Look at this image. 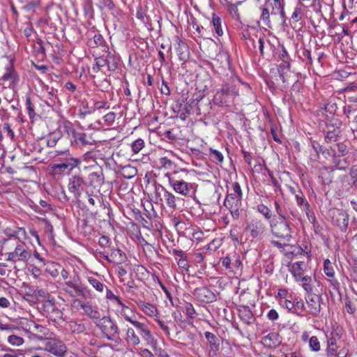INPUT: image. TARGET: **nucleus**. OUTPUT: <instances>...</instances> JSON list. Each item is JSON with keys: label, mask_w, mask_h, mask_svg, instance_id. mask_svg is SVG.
Wrapping results in <instances>:
<instances>
[{"label": "nucleus", "mask_w": 357, "mask_h": 357, "mask_svg": "<svg viewBox=\"0 0 357 357\" xmlns=\"http://www.w3.org/2000/svg\"><path fill=\"white\" fill-rule=\"evenodd\" d=\"M324 272L326 275L330 278H333L335 275L334 268L332 262L326 259L324 262Z\"/></svg>", "instance_id": "nucleus-45"}, {"label": "nucleus", "mask_w": 357, "mask_h": 357, "mask_svg": "<svg viewBox=\"0 0 357 357\" xmlns=\"http://www.w3.org/2000/svg\"><path fill=\"white\" fill-rule=\"evenodd\" d=\"M89 43V46L92 48L101 46L102 47V50H104V47H107L105 45V41L100 33L95 34L93 40H91Z\"/></svg>", "instance_id": "nucleus-42"}, {"label": "nucleus", "mask_w": 357, "mask_h": 357, "mask_svg": "<svg viewBox=\"0 0 357 357\" xmlns=\"http://www.w3.org/2000/svg\"><path fill=\"white\" fill-rule=\"evenodd\" d=\"M68 329L72 333L79 334L84 333L86 328L84 323L70 320L67 323Z\"/></svg>", "instance_id": "nucleus-32"}, {"label": "nucleus", "mask_w": 357, "mask_h": 357, "mask_svg": "<svg viewBox=\"0 0 357 357\" xmlns=\"http://www.w3.org/2000/svg\"><path fill=\"white\" fill-rule=\"evenodd\" d=\"M125 317L128 321H129L135 327L143 340L146 342V344L153 349V351L155 352V355H157V357H169L165 350L157 347V340L155 339L149 326L146 324L139 322L137 320H132L130 317H128L126 314Z\"/></svg>", "instance_id": "nucleus-2"}, {"label": "nucleus", "mask_w": 357, "mask_h": 357, "mask_svg": "<svg viewBox=\"0 0 357 357\" xmlns=\"http://www.w3.org/2000/svg\"><path fill=\"white\" fill-rule=\"evenodd\" d=\"M240 256L233 255L232 256H227L222 259V265L227 269L234 271L238 269L241 265Z\"/></svg>", "instance_id": "nucleus-23"}, {"label": "nucleus", "mask_w": 357, "mask_h": 357, "mask_svg": "<svg viewBox=\"0 0 357 357\" xmlns=\"http://www.w3.org/2000/svg\"><path fill=\"white\" fill-rule=\"evenodd\" d=\"M311 144L312 149L316 152L318 158H320V155H322L324 151H325L327 148L321 145L317 141H312Z\"/></svg>", "instance_id": "nucleus-58"}, {"label": "nucleus", "mask_w": 357, "mask_h": 357, "mask_svg": "<svg viewBox=\"0 0 357 357\" xmlns=\"http://www.w3.org/2000/svg\"><path fill=\"white\" fill-rule=\"evenodd\" d=\"M340 337L339 334L334 332L331 333L329 337L327 336L326 353L328 357H334V355H336V351L339 347L337 344V340Z\"/></svg>", "instance_id": "nucleus-21"}, {"label": "nucleus", "mask_w": 357, "mask_h": 357, "mask_svg": "<svg viewBox=\"0 0 357 357\" xmlns=\"http://www.w3.org/2000/svg\"><path fill=\"white\" fill-rule=\"evenodd\" d=\"M274 207H275V212H276V213L278 215V220H280V219H283V220L289 219V217L287 213L285 211L284 206H282L281 205L280 202L279 200L275 199L274 201Z\"/></svg>", "instance_id": "nucleus-40"}, {"label": "nucleus", "mask_w": 357, "mask_h": 357, "mask_svg": "<svg viewBox=\"0 0 357 357\" xmlns=\"http://www.w3.org/2000/svg\"><path fill=\"white\" fill-rule=\"evenodd\" d=\"M86 185V182L84 178L79 175H74L70 178L68 183V189L72 193L74 197L79 200L82 196V192Z\"/></svg>", "instance_id": "nucleus-12"}, {"label": "nucleus", "mask_w": 357, "mask_h": 357, "mask_svg": "<svg viewBox=\"0 0 357 357\" xmlns=\"http://www.w3.org/2000/svg\"><path fill=\"white\" fill-rule=\"evenodd\" d=\"M208 155H209V156H211L213 158V162H223L224 156H223L222 153L216 149L210 148Z\"/></svg>", "instance_id": "nucleus-52"}, {"label": "nucleus", "mask_w": 357, "mask_h": 357, "mask_svg": "<svg viewBox=\"0 0 357 357\" xmlns=\"http://www.w3.org/2000/svg\"><path fill=\"white\" fill-rule=\"evenodd\" d=\"M260 20H262L266 25H268L270 23V14L268 8H261Z\"/></svg>", "instance_id": "nucleus-64"}, {"label": "nucleus", "mask_w": 357, "mask_h": 357, "mask_svg": "<svg viewBox=\"0 0 357 357\" xmlns=\"http://www.w3.org/2000/svg\"><path fill=\"white\" fill-rule=\"evenodd\" d=\"M262 342L266 347L275 348L282 342V337L275 332L269 333L262 338Z\"/></svg>", "instance_id": "nucleus-22"}, {"label": "nucleus", "mask_w": 357, "mask_h": 357, "mask_svg": "<svg viewBox=\"0 0 357 357\" xmlns=\"http://www.w3.org/2000/svg\"><path fill=\"white\" fill-rule=\"evenodd\" d=\"M312 282V279L311 276L305 275V278H303V282H301V286L306 291V294L313 291V286Z\"/></svg>", "instance_id": "nucleus-51"}, {"label": "nucleus", "mask_w": 357, "mask_h": 357, "mask_svg": "<svg viewBox=\"0 0 357 357\" xmlns=\"http://www.w3.org/2000/svg\"><path fill=\"white\" fill-rule=\"evenodd\" d=\"M280 47L278 58L281 63L278 65V69L290 70L292 59L284 45H280Z\"/></svg>", "instance_id": "nucleus-25"}, {"label": "nucleus", "mask_w": 357, "mask_h": 357, "mask_svg": "<svg viewBox=\"0 0 357 357\" xmlns=\"http://www.w3.org/2000/svg\"><path fill=\"white\" fill-rule=\"evenodd\" d=\"M107 63H105V59L104 55H101L99 56H96L95 58V64H93L92 67V70L97 73L100 71V68L106 66Z\"/></svg>", "instance_id": "nucleus-47"}, {"label": "nucleus", "mask_w": 357, "mask_h": 357, "mask_svg": "<svg viewBox=\"0 0 357 357\" xmlns=\"http://www.w3.org/2000/svg\"><path fill=\"white\" fill-rule=\"evenodd\" d=\"M6 255V259L14 263L19 261H26L31 257L30 252L26 250V246L24 243H20L15 247L13 252H8Z\"/></svg>", "instance_id": "nucleus-14"}, {"label": "nucleus", "mask_w": 357, "mask_h": 357, "mask_svg": "<svg viewBox=\"0 0 357 357\" xmlns=\"http://www.w3.org/2000/svg\"><path fill=\"white\" fill-rule=\"evenodd\" d=\"M63 286L73 288L74 291L82 298H86L88 293L87 287L79 282V276L75 277L73 280L66 281Z\"/></svg>", "instance_id": "nucleus-18"}, {"label": "nucleus", "mask_w": 357, "mask_h": 357, "mask_svg": "<svg viewBox=\"0 0 357 357\" xmlns=\"http://www.w3.org/2000/svg\"><path fill=\"white\" fill-rule=\"evenodd\" d=\"M290 298L291 299L286 298L284 301L282 306L293 313V312H295L294 298H293L291 296H290Z\"/></svg>", "instance_id": "nucleus-61"}, {"label": "nucleus", "mask_w": 357, "mask_h": 357, "mask_svg": "<svg viewBox=\"0 0 357 357\" xmlns=\"http://www.w3.org/2000/svg\"><path fill=\"white\" fill-rule=\"evenodd\" d=\"M305 298L310 314L314 316L318 315L321 311V296L311 291L305 294Z\"/></svg>", "instance_id": "nucleus-17"}, {"label": "nucleus", "mask_w": 357, "mask_h": 357, "mask_svg": "<svg viewBox=\"0 0 357 357\" xmlns=\"http://www.w3.org/2000/svg\"><path fill=\"white\" fill-rule=\"evenodd\" d=\"M333 149H334V151H335V155L339 157H344L349 152L348 146L344 142H339L333 144Z\"/></svg>", "instance_id": "nucleus-38"}, {"label": "nucleus", "mask_w": 357, "mask_h": 357, "mask_svg": "<svg viewBox=\"0 0 357 357\" xmlns=\"http://www.w3.org/2000/svg\"><path fill=\"white\" fill-rule=\"evenodd\" d=\"M110 259L114 264H121L126 261V255L120 249L113 248L110 252Z\"/></svg>", "instance_id": "nucleus-30"}, {"label": "nucleus", "mask_w": 357, "mask_h": 357, "mask_svg": "<svg viewBox=\"0 0 357 357\" xmlns=\"http://www.w3.org/2000/svg\"><path fill=\"white\" fill-rule=\"evenodd\" d=\"M333 166L336 169L345 170L350 165L348 158L335 155L332 160Z\"/></svg>", "instance_id": "nucleus-31"}, {"label": "nucleus", "mask_w": 357, "mask_h": 357, "mask_svg": "<svg viewBox=\"0 0 357 357\" xmlns=\"http://www.w3.org/2000/svg\"><path fill=\"white\" fill-rule=\"evenodd\" d=\"M87 280L89 283L98 291L102 292L104 290V288L105 287V284L99 281L98 280L93 278V277H88Z\"/></svg>", "instance_id": "nucleus-49"}, {"label": "nucleus", "mask_w": 357, "mask_h": 357, "mask_svg": "<svg viewBox=\"0 0 357 357\" xmlns=\"http://www.w3.org/2000/svg\"><path fill=\"white\" fill-rule=\"evenodd\" d=\"M61 268V266L57 263L54 262H48L45 264V271L50 275L54 278H56L59 274V271Z\"/></svg>", "instance_id": "nucleus-39"}, {"label": "nucleus", "mask_w": 357, "mask_h": 357, "mask_svg": "<svg viewBox=\"0 0 357 357\" xmlns=\"http://www.w3.org/2000/svg\"><path fill=\"white\" fill-rule=\"evenodd\" d=\"M121 175L127 179L135 177L137 174V169L130 165L123 166L120 170Z\"/></svg>", "instance_id": "nucleus-36"}, {"label": "nucleus", "mask_w": 357, "mask_h": 357, "mask_svg": "<svg viewBox=\"0 0 357 357\" xmlns=\"http://www.w3.org/2000/svg\"><path fill=\"white\" fill-rule=\"evenodd\" d=\"M31 206L34 210L35 212L40 214H44L52 210V206L50 204H48L46 201L42 199L40 200L39 205L34 204Z\"/></svg>", "instance_id": "nucleus-35"}, {"label": "nucleus", "mask_w": 357, "mask_h": 357, "mask_svg": "<svg viewBox=\"0 0 357 357\" xmlns=\"http://www.w3.org/2000/svg\"><path fill=\"white\" fill-rule=\"evenodd\" d=\"M188 173L186 169H181L180 171H174L172 174L166 173L165 176L167 178L169 185L176 193L183 196L194 198L197 192V185L194 183H188L181 178L178 174Z\"/></svg>", "instance_id": "nucleus-1"}, {"label": "nucleus", "mask_w": 357, "mask_h": 357, "mask_svg": "<svg viewBox=\"0 0 357 357\" xmlns=\"http://www.w3.org/2000/svg\"><path fill=\"white\" fill-rule=\"evenodd\" d=\"M26 109L27 111L28 116L29 119L33 121L36 116V112H35V105L33 102L31 100L30 95L26 96Z\"/></svg>", "instance_id": "nucleus-41"}, {"label": "nucleus", "mask_w": 357, "mask_h": 357, "mask_svg": "<svg viewBox=\"0 0 357 357\" xmlns=\"http://www.w3.org/2000/svg\"><path fill=\"white\" fill-rule=\"evenodd\" d=\"M204 337L206 339V341H207L206 344H207V347L208 349L220 348V338L218 336H216L215 334H213L209 331H206L204 333Z\"/></svg>", "instance_id": "nucleus-34"}, {"label": "nucleus", "mask_w": 357, "mask_h": 357, "mask_svg": "<svg viewBox=\"0 0 357 357\" xmlns=\"http://www.w3.org/2000/svg\"><path fill=\"white\" fill-rule=\"evenodd\" d=\"M232 192H227L224 206L230 211L232 218L238 220L241 213L243 192L238 182L232 183Z\"/></svg>", "instance_id": "nucleus-3"}, {"label": "nucleus", "mask_w": 357, "mask_h": 357, "mask_svg": "<svg viewBox=\"0 0 357 357\" xmlns=\"http://www.w3.org/2000/svg\"><path fill=\"white\" fill-rule=\"evenodd\" d=\"M104 184L103 174L98 172H92L89 175V186L100 192L101 186Z\"/></svg>", "instance_id": "nucleus-26"}, {"label": "nucleus", "mask_w": 357, "mask_h": 357, "mask_svg": "<svg viewBox=\"0 0 357 357\" xmlns=\"http://www.w3.org/2000/svg\"><path fill=\"white\" fill-rule=\"evenodd\" d=\"M80 162V160L77 158L66 157L63 162L52 165L50 168V173L52 176H56L63 174L66 172H70L77 167Z\"/></svg>", "instance_id": "nucleus-9"}, {"label": "nucleus", "mask_w": 357, "mask_h": 357, "mask_svg": "<svg viewBox=\"0 0 357 357\" xmlns=\"http://www.w3.org/2000/svg\"><path fill=\"white\" fill-rule=\"evenodd\" d=\"M213 29L218 36H221L223 34V31L221 25V19L217 15L213 14L212 20L211 22Z\"/></svg>", "instance_id": "nucleus-43"}, {"label": "nucleus", "mask_w": 357, "mask_h": 357, "mask_svg": "<svg viewBox=\"0 0 357 357\" xmlns=\"http://www.w3.org/2000/svg\"><path fill=\"white\" fill-rule=\"evenodd\" d=\"M303 261H297L292 264L290 271L293 276H300V274L304 273V270L303 268Z\"/></svg>", "instance_id": "nucleus-48"}, {"label": "nucleus", "mask_w": 357, "mask_h": 357, "mask_svg": "<svg viewBox=\"0 0 357 357\" xmlns=\"http://www.w3.org/2000/svg\"><path fill=\"white\" fill-rule=\"evenodd\" d=\"M100 3L103 5L104 8H107L112 11V15H118L119 9L116 8L112 0H100Z\"/></svg>", "instance_id": "nucleus-53"}, {"label": "nucleus", "mask_w": 357, "mask_h": 357, "mask_svg": "<svg viewBox=\"0 0 357 357\" xmlns=\"http://www.w3.org/2000/svg\"><path fill=\"white\" fill-rule=\"evenodd\" d=\"M103 335L109 340L119 344L122 340L119 337L120 330L117 324L112 320L110 317L104 316L96 324Z\"/></svg>", "instance_id": "nucleus-7"}, {"label": "nucleus", "mask_w": 357, "mask_h": 357, "mask_svg": "<svg viewBox=\"0 0 357 357\" xmlns=\"http://www.w3.org/2000/svg\"><path fill=\"white\" fill-rule=\"evenodd\" d=\"M183 312H185L190 318H192L193 315L196 312L192 304L187 301H184L183 303Z\"/></svg>", "instance_id": "nucleus-56"}, {"label": "nucleus", "mask_w": 357, "mask_h": 357, "mask_svg": "<svg viewBox=\"0 0 357 357\" xmlns=\"http://www.w3.org/2000/svg\"><path fill=\"white\" fill-rule=\"evenodd\" d=\"M341 125L340 121L335 116H327L319 123L325 142L331 143L338 140L341 134Z\"/></svg>", "instance_id": "nucleus-4"}, {"label": "nucleus", "mask_w": 357, "mask_h": 357, "mask_svg": "<svg viewBox=\"0 0 357 357\" xmlns=\"http://www.w3.org/2000/svg\"><path fill=\"white\" fill-rule=\"evenodd\" d=\"M102 51L104 52L103 55L108 70L115 71L118 68L119 57L115 53L109 51V47H104V50Z\"/></svg>", "instance_id": "nucleus-19"}, {"label": "nucleus", "mask_w": 357, "mask_h": 357, "mask_svg": "<svg viewBox=\"0 0 357 357\" xmlns=\"http://www.w3.org/2000/svg\"><path fill=\"white\" fill-rule=\"evenodd\" d=\"M271 234L276 238L290 241L292 238V229L289 219L277 220L273 218L269 221Z\"/></svg>", "instance_id": "nucleus-8"}, {"label": "nucleus", "mask_w": 357, "mask_h": 357, "mask_svg": "<svg viewBox=\"0 0 357 357\" xmlns=\"http://www.w3.org/2000/svg\"><path fill=\"white\" fill-rule=\"evenodd\" d=\"M6 73L0 78V80L6 81L11 79L9 87L14 88L19 82L18 75L11 65H8L6 68Z\"/></svg>", "instance_id": "nucleus-28"}, {"label": "nucleus", "mask_w": 357, "mask_h": 357, "mask_svg": "<svg viewBox=\"0 0 357 357\" xmlns=\"http://www.w3.org/2000/svg\"><path fill=\"white\" fill-rule=\"evenodd\" d=\"M27 331L30 333V337L39 341H47L54 335L47 327L36 324L35 322H32L29 324Z\"/></svg>", "instance_id": "nucleus-13"}, {"label": "nucleus", "mask_w": 357, "mask_h": 357, "mask_svg": "<svg viewBox=\"0 0 357 357\" xmlns=\"http://www.w3.org/2000/svg\"><path fill=\"white\" fill-rule=\"evenodd\" d=\"M245 229L250 231L252 238L259 239L266 230V226L261 220L255 218L247 223Z\"/></svg>", "instance_id": "nucleus-15"}, {"label": "nucleus", "mask_w": 357, "mask_h": 357, "mask_svg": "<svg viewBox=\"0 0 357 357\" xmlns=\"http://www.w3.org/2000/svg\"><path fill=\"white\" fill-rule=\"evenodd\" d=\"M238 312L240 319L246 325H252L255 322L256 318L248 306H241Z\"/></svg>", "instance_id": "nucleus-20"}, {"label": "nucleus", "mask_w": 357, "mask_h": 357, "mask_svg": "<svg viewBox=\"0 0 357 357\" xmlns=\"http://www.w3.org/2000/svg\"><path fill=\"white\" fill-rule=\"evenodd\" d=\"M95 144V141L89 140L87 135L86 133L83 135V136L80 138L79 142L76 144V145L81 146H86L88 145L93 146Z\"/></svg>", "instance_id": "nucleus-62"}, {"label": "nucleus", "mask_w": 357, "mask_h": 357, "mask_svg": "<svg viewBox=\"0 0 357 357\" xmlns=\"http://www.w3.org/2000/svg\"><path fill=\"white\" fill-rule=\"evenodd\" d=\"M155 193L156 195L158 193V191L160 190L164 192V197L166 201V204L167 206L170 208L175 209L176 208V197L174 194L169 192L165 187H163L161 184L155 185Z\"/></svg>", "instance_id": "nucleus-24"}, {"label": "nucleus", "mask_w": 357, "mask_h": 357, "mask_svg": "<svg viewBox=\"0 0 357 357\" xmlns=\"http://www.w3.org/2000/svg\"><path fill=\"white\" fill-rule=\"evenodd\" d=\"M63 130L67 133L68 137H71L74 132L76 130L73 127V123L69 121H66L63 123Z\"/></svg>", "instance_id": "nucleus-63"}, {"label": "nucleus", "mask_w": 357, "mask_h": 357, "mask_svg": "<svg viewBox=\"0 0 357 357\" xmlns=\"http://www.w3.org/2000/svg\"><path fill=\"white\" fill-rule=\"evenodd\" d=\"M192 294L197 300L204 303H211L216 301L215 294L207 287L195 289Z\"/></svg>", "instance_id": "nucleus-16"}, {"label": "nucleus", "mask_w": 357, "mask_h": 357, "mask_svg": "<svg viewBox=\"0 0 357 357\" xmlns=\"http://www.w3.org/2000/svg\"><path fill=\"white\" fill-rule=\"evenodd\" d=\"M238 96V89L233 83H225L218 89L213 96V104L220 107H227Z\"/></svg>", "instance_id": "nucleus-5"}, {"label": "nucleus", "mask_w": 357, "mask_h": 357, "mask_svg": "<svg viewBox=\"0 0 357 357\" xmlns=\"http://www.w3.org/2000/svg\"><path fill=\"white\" fill-rule=\"evenodd\" d=\"M332 224L338 227L342 232L345 233L349 225V214L342 209L333 208L329 211Z\"/></svg>", "instance_id": "nucleus-10"}, {"label": "nucleus", "mask_w": 357, "mask_h": 357, "mask_svg": "<svg viewBox=\"0 0 357 357\" xmlns=\"http://www.w3.org/2000/svg\"><path fill=\"white\" fill-rule=\"evenodd\" d=\"M36 309L42 316L50 321L59 323L60 320H63V313L56 306L54 298L38 301Z\"/></svg>", "instance_id": "nucleus-6"}, {"label": "nucleus", "mask_w": 357, "mask_h": 357, "mask_svg": "<svg viewBox=\"0 0 357 357\" xmlns=\"http://www.w3.org/2000/svg\"><path fill=\"white\" fill-rule=\"evenodd\" d=\"M144 147V142L141 138L135 140L131 144L132 151L134 153H138Z\"/></svg>", "instance_id": "nucleus-55"}, {"label": "nucleus", "mask_w": 357, "mask_h": 357, "mask_svg": "<svg viewBox=\"0 0 357 357\" xmlns=\"http://www.w3.org/2000/svg\"><path fill=\"white\" fill-rule=\"evenodd\" d=\"M175 41L178 44L176 47V52L178 56L181 61H185L189 57L188 46V45L181 40L178 36L176 37Z\"/></svg>", "instance_id": "nucleus-29"}, {"label": "nucleus", "mask_w": 357, "mask_h": 357, "mask_svg": "<svg viewBox=\"0 0 357 357\" xmlns=\"http://www.w3.org/2000/svg\"><path fill=\"white\" fill-rule=\"evenodd\" d=\"M106 298L109 300L115 301L119 305L123 307V308H128V306H126L119 298V297L116 296L114 294V293L109 289L106 287Z\"/></svg>", "instance_id": "nucleus-54"}, {"label": "nucleus", "mask_w": 357, "mask_h": 357, "mask_svg": "<svg viewBox=\"0 0 357 357\" xmlns=\"http://www.w3.org/2000/svg\"><path fill=\"white\" fill-rule=\"evenodd\" d=\"M78 303L80 308L82 309L84 313L91 319L100 320L102 318L101 314L97 307H93L89 303H85L80 301H78Z\"/></svg>", "instance_id": "nucleus-27"}, {"label": "nucleus", "mask_w": 357, "mask_h": 357, "mask_svg": "<svg viewBox=\"0 0 357 357\" xmlns=\"http://www.w3.org/2000/svg\"><path fill=\"white\" fill-rule=\"evenodd\" d=\"M61 137V134L59 132L51 133L47 136V146L50 148L54 147Z\"/></svg>", "instance_id": "nucleus-46"}, {"label": "nucleus", "mask_w": 357, "mask_h": 357, "mask_svg": "<svg viewBox=\"0 0 357 357\" xmlns=\"http://www.w3.org/2000/svg\"><path fill=\"white\" fill-rule=\"evenodd\" d=\"M257 211L259 213H260L264 218L266 220H271V217H272V213H271V211L270 210V208L261 204H259L257 206Z\"/></svg>", "instance_id": "nucleus-50"}, {"label": "nucleus", "mask_w": 357, "mask_h": 357, "mask_svg": "<svg viewBox=\"0 0 357 357\" xmlns=\"http://www.w3.org/2000/svg\"><path fill=\"white\" fill-rule=\"evenodd\" d=\"M309 346L313 351H319L321 349L320 342L316 336H312L309 339Z\"/></svg>", "instance_id": "nucleus-57"}, {"label": "nucleus", "mask_w": 357, "mask_h": 357, "mask_svg": "<svg viewBox=\"0 0 357 357\" xmlns=\"http://www.w3.org/2000/svg\"><path fill=\"white\" fill-rule=\"evenodd\" d=\"M138 305L144 313L149 316H153L157 310L153 305L148 303L141 301L140 303L138 304Z\"/></svg>", "instance_id": "nucleus-44"}, {"label": "nucleus", "mask_w": 357, "mask_h": 357, "mask_svg": "<svg viewBox=\"0 0 357 357\" xmlns=\"http://www.w3.org/2000/svg\"><path fill=\"white\" fill-rule=\"evenodd\" d=\"M125 340L129 345L133 347H136L140 343V339L132 328H128Z\"/></svg>", "instance_id": "nucleus-33"}, {"label": "nucleus", "mask_w": 357, "mask_h": 357, "mask_svg": "<svg viewBox=\"0 0 357 357\" xmlns=\"http://www.w3.org/2000/svg\"><path fill=\"white\" fill-rule=\"evenodd\" d=\"M47 91L49 96V102H47V104L48 105H53L56 103V100L57 99L56 93L57 91L54 90L53 88H51L50 90H49V87H47Z\"/></svg>", "instance_id": "nucleus-60"}, {"label": "nucleus", "mask_w": 357, "mask_h": 357, "mask_svg": "<svg viewBox=\"0 0 357 357\" xmlns=\"http://www.w3.org/2000/svg\"><path fill=\"white\" fill-rule=\"evenodd\" d=\"M8 342L13 346H20L24 343V339L20 336L11 335L8 337Z\"/></svg>", "instance_id": "nucleus-59"}, {"label": "nucleus", "mask_w": 357, "mask_h": 357, "mask_svg": "<svg viewBox=\"0 0 357 357\" xmlns=\"http://www.w3.org/2000/svg\"><path fill=\"white\" fill-rule=\"evenodd\" d=\"M297 205L303 210L305 211L310 207L309 202L305 198L303 192L301 190H298V193L296 194L295 197Z\"/></svg>", "instance_id": "nucleus-37"}, {"label": "nucleus", "mask_w": 357, "mask_h": 357, "mask_svg": "<svg viewBox=\"0 0 357 357\" xmlns=\"http://www.w3.org/2000/svg\"><path fill=\"white\" fill-rule=\"evenodd\" d=\"M45 349L57 357H63L67 352V347L64 342L52 337L45 342Z\"/></svg>", "instance_id": "nucleus-11"}]
</instances>
